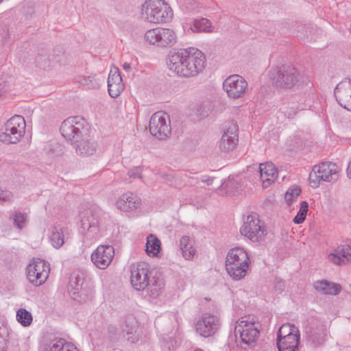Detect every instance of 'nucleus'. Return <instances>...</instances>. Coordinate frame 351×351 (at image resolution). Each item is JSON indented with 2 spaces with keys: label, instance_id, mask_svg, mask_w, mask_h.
<instances>
[{
  "label": "nucleus",
  "instance_id": "f257e3e1",
  "mask_svg": "<svg viewBox=\"0 0 351 351\" xmlns=\"http://www.w3.org/2000/svg\"><path fill=\"white\" fill-rule=\"evenodd\" d=\"M268 75L271 85L276 88H292L294 86L310 88L313 86L307 77L300 75L298 70L291 66L271 69L269 71Z\"/></svg>",
  "mask_w": 351,
  "mask_h": 351
},
{
  "label": "nucleus",
  "instance_id": "f03ea898",
  "mask_svg": "<svg viewBox=\"0 0 351 351\" xmlns=\"http://www.w3.org/2000/svg\"><path fill=\"white\" fill-rule=\"evenodd\" d=\"M172 16L171 7L164 0H147L142 5L141 16L149 23H167Z\"/></svg>",
  "mask_w": 351,
  "mask_h": 351
},
{
  "label": "nucleus",
  "instance_id": "7ed1b4c3",
  "mask_svg": "<svg viewBox=\"0 0 351 351\" xmlns=\"http://www.w3.org/2000/svg\"><path fill=\"white\" fill-rule=\"evenodd\" d=\"M249 261L248 254L244 249L235 247L230 250L226 261L228 274L234 280L243 278L249 268Z\"/></svg>",
  "mask_w": 351,
  "mask_h": 351
},
{
  "label": "nucleus",
  "instance_id": "20e7f679",
  "mask_svg": "<svg viewBox=\"0 0 351 351\" xmlns=\"http://www.w3.org/2000/svg\"><path fill=\"white\" fill-rule=\"evenodd\" d=\"M340 171V168L332 162H323L315 165L308 175V184L313 189H317L322 182H330L336 180Z\"/></svg>",
  "mask_w": 351,
  "mask_h": 351
},
{
  "label": "nucleus",
  "instance_id": "39448f33",
  "mask_svg": "<svg viewBox=\"0 0 351 351\" xmlns=\"http://www.w3.org/2000/svg\"><path fill=\"white\" fill-rule=\"evenodd\" d=\"M300 343V332L297 326L287 323L280 327L276 339L279 351H298Z\"/></svg>",
  "mask_w": 351,
  "mask_h": 351
},
{
  "label": "nucleus",
  "instance_id": "423d86ee",
  "mask_svg": "<svg viewBox=\"0 0 351 351\" xmlns=\"http://www.w3.org/2000/svg\"><path fill=\"white\" fill-rule=\"evenodd\" d=\"M235 332L241 343L252 347L259 337L258 324L253 317H243L237 322Z\"/></svg>",
  "mask_w": 351,
  "mask_h": 351
},
{
  "label": "nucleus",
  "instance_id": "0eeeda50",
  "mask_svg": "<svg viewBox=\"0 0 351 351\" xmlns=\"http://www.w3.org/2000/svg\"><path fill=\"white\" fill-rule=\"evenodd\" d=\"M240 233L252 242H261L267 236V228L263 221L255 213L248 215L242 226Z\"/></svg>",
  "mask_w": 351,
  "mask_h": 351
},
{
  "label": "nucleus",
  "instance_id": "6e6552de",
  "mask_svg": "<svg viewBox=\"0 0 351 351\" xmlns=\"http://www.w3.org/2000/svg\"><path fill=\"white\" fill-rule=\"evenodd\" d=\"M25 121L22 116L16 115L6 121L0 140L7 144L19 141L25 133Z\"/></svg>",
  "mask_w": 351,
  "mask_h": 351
},
{
  "label": "nucleus",
  "instance_id": "1a4fd4ad",
  "mask_svg": "<svg viewBox=\"0 0 351 351\" xmlns=\"http://www.w3.org/2000/svg\"><path fill=\"white\" fill-rule=\"evenodd\" d=\"M149 128L151 134L157 138H167L171 132L169 115L162 111L156 112L150 119Z\"/></svg>",
  "mask_w": 351,
  "mask_h": 351
},
{
  "label": "nucleus",
  "instance_id": "9d476101",
  "mask_svg": "<svg viewBox=\"0 0 351 351\" xmlns=\"http://www.w3.org/2000/svg\"><path fill=\"white\" fill-rule=\"evenodd\" d=\"M185 63L186 77L196 76L204 70L206 57L200 50L189 48L186 49Z\"/></svg>",
  "mask_w": 351,
  "mask_h": 351
},
{
  "label": "nucleus",
  "instance_id": "9b49d317",
  "mask_svg": "<svg viewBox=\"0 0 351 351\" xmlns=\"http://www.w3.org/2000/svg\"><path fill=\"white\" fill-rule=\"evenodd\" d=\"M49 273V265L40 259L34 260L27 268V277L29 281L36 286L45 282Z\"/></svg>",
  "mask_w": 351,
  "mask_h": 351
},
{
  "label": "nucleus",
  "instance_id": "f8f14e48",
  "mask_svg": "<svg viewBox=\"0 0 351 351\" xmlns=\"http://www.w3.org/2000/svg\"><path fill=\"white\" fill-rule=\"evenodd\" d=\"M149 266L145 262H139L132 266L130 282L132 287L138 290L145 289L149 284Z\"/></svg>",
  "mask_w": 351,
  "mask_h": 351
},
{
  "label": "nucleus",
  "instance_id": "ddd939ff",
  "mask_svg": "<svg viewBox=\"0 0 351 351\" xmlns=\"http://www.w3.org/2000/svg\"><path fill=\"white\" fill-rule=\"evenodd\" d=\"M114 256V247L110 245H99L91 254V261L99 269H106Z\"/></svg>",
  "mask_w": 351,
  "mask_h": 351
},
{
  "label": "nucleus",
  "instance_id": "4468645a",
  "mask_svg": "<svg viewBox=\"0 0 351 351\" xmlns=\"http://www.w3.org/2000/svg\"><path fill=\"white\" fill-rule=\"evenodd\" d=\"M186 49H180L177 51H171L167 58V65L170 71L176 75L186 77Z\"/></svg>",
  "mask_w": 351,
  "mask_h": 351
},
{
  "label": "nucleus",
  "instance_id": "2eb2a0df",
  "mask_svg": "<svg viewBox=\"0 0 351 351\" xmlns=\"http://www.w3.org/2000/svg\"><path fill=\"white\" fill-rule=\"evenodd\" d=\"M239 142V128L233 122L226 125L219 147L223 151H230L234 149Z\"/></svg>",
  "mask_w": 351,
  "mask_h": 351
},
{
  "label": "nucleus",
  "instance_id": "dca6fc26",
  "mask_svg": "<svg viewBox=\"0 0 351 351\" xmlns=\"http://www.w3.org/2000/svg\"><path fill=\"white\" fill-rule=\"evenodd\" d=\"M219 328V319L216 316L210 314L202 315L195 325L196 331L204 337H208L214 335Z\"/></svg>",
  "mask_w": 351,
  "mask_h": 351
},
{
  "label": "nucleus",
  "instance_id": "f3484780",
  "mask_svg": "<svg viewBox=\"0 0 351 351\" xmlns=\"http://www.w3.org/2000/svg\"><path fill=\"white\" fill-rule=\"evenodd\" d=\"M259 171L261 182L264 189L273 184L278 177L277 167L270 162L261 163Z\"/></svg>",
  "mask_w": 351,
  "mask_h": 351
},
{
  "label": "nucleus",
  "instance_id": "a211bd4d",
  "mask_svg": "<svg viewBox=\"0 0 351 351\" xmlns=\"http://www.w3.org/2000/svg\"><path fill=\"white\" fill-rule=\"evenodd\" d=\"M330 262L337 265H341L351 262V247L341 245L328 256Z\"/></svg>",
  "mask_w": 351,
  "mask_h": 351
},
{
  "label": "nucleus",
  "instance_id": "6ab92c4d",
  "mask_svg": "<svg viewBox=\"0 0 351 351\" xmlns=\"http://www.w3.org/2000/svg\"><path fill=\"white\" fill-rule=\"evenodd\" d=\"M80 125L77 117H69L62 123L60 131L65 138L72 140L79 132Z\"/></svg>",
  "mask_w": 351,
  "mask_h": 351
},
{
  "label": "nucleus",
  "instance_id": "aec40b11",
  "mask_svg": "<svg viewBox=\"0 0 351 351\" xmlns=\"http://www.w3.org/2000/svg\"><path fill=\"white\" fill-rule=\"evenodd\" d=\"M140 199L132 193L123 195L117 202V207L121 211L129 212L137 208L140 204Z\"/></svg>",
  "mask_w": 351,
  "mask_h": 351
},
{
  "label": "nucleus",
  "instance_id": "412c9836",
  "mask_svg": "<svg viewBox=\"0 0 351 351\" xmlns=\"http://www.w3.org/2000/svg\"><path fill=\"white\" fill-rule=\"evenodd\" d=\"M159 47L167 48L174 46L178 42V36L174 30L161 27Z\"/></svg>",
  "mask_w": 351,
  "mask_h": 351
},
{
  "label": "nucleus",
  "instance_id": "4be33fe9",
  "mask_svg": "<svg viewBox=\"0 0 351 351\" xmlns=\"http://www.w3.org/2000/svg\"><path fill=\"white\" fill-rule=\"evenodd\" d=\"M161 249V242L155 235L149 234L147 237L145 253L148 256L160 257Z\"/></svg>",
  "mask_w": 351,
  "mask_h": 351
},
{
  "label": "nucleus",
  "instance_id": "5701e85b",
  "mask_svg": "<svg viewBox=\"0 0 351 351\" xmlns=\"http://www.w3.org/2000/svg\"><path fill=\"white\" fill-rule=\"evenodd\" d=\"M180 248L182 256L186 260L192 259L195 254V247L194 241L189 237H182L180 242Z\"/></svg>",
  "mask_w": 351,
  "mask_h": 351
},
{
  "label": "nucleus",
  "instance_id": "b1692460",
  "mask_svg": "<svg viewBox=\"0 0 351 351\" xmlns=\"http://www.w3.org/2000/svg\"><path fill=\"white\" fill-rule=\"evenodd\" d=\"M248 83L244 77L238 74H233L226 77L223 82V88H247Z\"/></svg>",
  "mask_w": 351,
  "mask_h": 351
},
{
  "label": "nucleus",
  "instance_id": "393cba45",
  "mask_svg": "<svg viewBox=\"0 0 351 351\" xmlns=\"http://www.w3.org/2000/svg\"><path fill=\"white\" fill-rule=\"evenodd\" d=\"M191 29L193 32H212L213 27L210 21L205 18L196 19L191 24Z\"/></svg>",
  "mask_w": 351,
  "mask_h": 351
},
{
  "label": "nucleus",
  "instance_id": "a878e982",
  "mask_svg": "<svg viewBox=\"0 0 351 351\" xmlns=\"http://www.w3.org/2000/svg\"><path fill=\"white\" fill-rule=\"evenodd\" d=\"M315 287L325 294L336 295L340 292L341 287L339 285L330 283L326 281H318L315 283Z\"/></svg>",
  "mask_w": 351,
  "mask_h": 351
},
{
  "label": "nucleus",
  "instance_id": "bb28decb",
  "mask_svg": "<svg viewBox=\"0 0 351 351\" xmlns=\"http://www.w3.org/2000/svg\"><path fill=\"white\" fill-rule=\"evenodd\" d=\"M335 95L341 106L351 110V89H335Z\"/></svg>",
  "mask_w": 351,
  "mask_h": 351
},
{
  "label": "nucleus",
  "instance_id": "cd10ccee",
  "mask_svg": "<svg viewBox=\"0 0 351 351\" xmlns=\"http://www.w3.org/2000/svg\"><path fill=\"white\" fill-rule=\"evenodd\" d=\"M302 189L299 186L293 185L290 186L285 193V200L288 206L295 202L300 196Z\"/></svg>",
  "mask_w": 351,
  "mask_h": 351
},
{
  "label": "nucleus",
  "instance_id": "c85d7f7f",
  "mask_svg": "<svg viewBox=\"0 0 351 351\" xmlns=\"http://www.w3.org/2000/svg\"><path fill=\"white\" fill-rule=\"evenodd\" d=\"M161 27H155L147 30L144 36V39L149 44L159 47L160 33Z\"/></svg>",
  "mask_w": 351,
  "mask_h": 351
},
{
  "label": "nucleus",
  "instance_id": "c756f323",
  "mask_svg": "<svg viewBox=\"0 0 351 351\" xmlns=\"http://www.w3.org/2000/svg\"><path fill=\"white\" fill-rule=\"evenodd\" d=\"M16 320L25 327L29 326L32 322V315L30 312L25 308H19L16 311Z\"/></svg>",
  "mask_w": 351,
  "mask_h": 351
},
{
  "label": "nucleus",
  "instance_id": "7c9ffc66",
  "mask_svg": "<svg viewBox=\"0 0 351 351\" xmlns=\"http://www.w3.org/2000/svg\"><path fill=\"white\" fill-rule=\"evenodd\" d=\"M76 150L82 155H90L95 151L93 143L82 139L77 143Z\"/></svg>",
  "mask_w": 351,
  "mask_h": 351
},
{
  "label": "nucleus",
  "instance_id": "2f4dec72",
  "mask_svg": "<svg viewBox=\"0 0 351 351\" xmlns=\"http://www.w3.org/2000/svg\"><path fill=\"white\" fill-rule=\"evenodd\" d=\"M308 210V204L306 201H302L300 204V208L293 219V221L295 224H300L303 223L306 217V215Z\"/></svg>",
  "mask_w": 351,
  "mask_h": 351
},
{
  "label": "nucleus",
  "instance_id": "473e14b6",
  "mask_svg": "<svg viewBox=\"0 0 351 351\" xmlns=\"http://www.w3.org/2000/svg\"><path fill=\"white\" fill-rule=\"evenodd\" d=\"M122 82V77L118 68L114 67L110 69L108 78V88L115 85H119Z\"/></svg>",
  "mask_w": 351,
  "mask_h": 351
},
{
  "label": "nucleus",
  "instance_id": "72a5a7b5",
  "mask_svg": "<svg viewBox=\"0 0 351 351\" xmlns=\"http://www.w3.org/2000/svg\"><path fill=\"white\" fill-rule=\"evenodd\" d=\"M50 241L55 248H60L64 243L63 233L56 228L53 230L50 237Z\"/></svg>",
  "mask_w": 351,
  "mask_h": 351
},
{
  "label": "nucleus",
  "instance_id": "f704fd0d",
  "mask_svg": "<svg viewBox=\"0 0 351 351\" xmlns=\"http://www.w3.org/2000/svg\"><path fill=\"white\" fill-rule=\"evenodd\" d=\"M313 29L310 27H306L304 25L298 26V32L296 34V36L301 39L311 41L313 38L311 36V33Z\"/></svg>",
  "mask_w": 351,
  "mask_h": 351
},
{
  "label": "nucleus",
  "instance_id": "c9c22d12",
  "mask_svg": "<svg viewBox=\"0 0 351 351\" xmlns=\"http://www.w3.org/2000/svg\"><path fill=\"white\" fill-rule=\"evenodd\" d=\"M78 82L82 86L86 88H98L101 86V84L91 76L88 77H80Z\"/></svg>",
  "mask_w": 351,
  "mask_h": 351
},
{
  "label": "nucleus",
  "instance_id": "e433bc0d",
  "mask_svg": "<svg viewBox=\"0 0 351 351\" xmlns=\"http://www.w3.org/2000/svg\"><path fill=\"white\" fill-rule=\"evenodd\" d=\"M77 351L73 344L64 343L62 340L56 341L55 351Z\"/></svg>",
  "mask_w": 351,
  "mask_h": 351
},
{
  "label": "nucleus",
  "instance_id": "4c0bfd02",
  "mask_svg": "<svg viewBox=\"0 0 351 351\" xmlns=\"http://www.w3.org/2000/svg\"><path fill=\"white\" fill-rule=\"evenodd\" d=\"M179 3L184 6L187 11H193L196 8L195 0H177Z\"/></svg>",
  "mask_w": 351,
  "mask_h": 351
},
{
  "label": "nucleus",
  "instance_id": "58836bf2",
  "mask_svg": "<svg viewBox=\"0 0 351 351\" xmlns=\"http://www.w3.org/2000/svg\"><path fill=\"white\" fill-rule=\"evenodd\" d=\"M228 95L232 98H238L244 94L243 89H227Z\"/></svg>",
  "mask_w": 351,
  "mask_h": 351
},
{
  "label": "nucleus",
  "instance_id": "ea45409f",
  "mask_svg": "<svg viewBox=\"0 0 351 351\" xmlns=\"http://www.w3.org/2000/svg\"><path fill=\"white\" fill-rule=\"evenodd\" d=\"M14 222L19 228H22L26 222V216L23 214H16L15 215Z\"/></svg>",
  "mask_w": 351,
  "mask_h": 351
},
{
  "label": "nucleus",
  "instance_id": "a19ab883",
  "mask_svg": "<svg viewBox=\"0 0 351 351\" xmlns=\"http://www.w3.org/2000/svg\"><path fill=\"white\" fill-rule=\"evenodd\" d=\"M335 88H351V78L343 79Z\"/></svg>",
  "mask_w": 351,
  "mask_h": 351
},
{
  "label": "nucleus",
  "instance_id": "79ce46f5",
  "mask_svg": "<svg viewBox=\"0 0 351 351\" xmlns=\"http://www.w3.org/2000/svg\"><path fill=\"white\" fill-rule=\"evenodd\" d=\"M1 37L4 41H7L9 39L12 38V35L10 34V30L8 27H4L2 29V32L1 33Z\"/></svg>",
  "mask_w": 351,
  "mask_h": 351
},
{
  "label": "nucleus",
  "instance_id": "37998d69",
  "mask_svg": "<svg viewBox=\"0 0 351 351\" xmlns=\"http://www.w3.org/2000/svg\"><path fill=\"white\" fill-rule=\"evenodd\" d=\"M109 95L113 97L116 98L121 94V89H108Z\"/></svg>",
  "mask_w": 351,
  "mask_h": 351
},
{
  "label": "nucleus",
  "instance_id": "c03bdc74",
  "mask_svg": "<svg viewBox=\"0 0 351 351\" xmlns=\"http://www.w3.org/2000/svg\"><path fill=\"white\" fill-rule=\"evenodd\" d=\"M122 67L123 69V70L127 72V73H130L132 71V66H131V64L129 63V62H124L122 65Z\"/></svg>",
  "mask_w": 351,
  "mask_h": 351
},
{
  "label": "nucleus",
  "instance_id": "a18cd8bd",
  "mask_svg": "<svg viewBox=\"0 0 351 351\" xmlns=\"http://www.w3.org/2000/svg\"><path fill=\"white\" fill-rule=\"evenodd\" d=\"M6 86H8V84H7V81L4 80V77H0V86L5 87Z\"/></svg>",
  "mask_w": 351,
  "mask_h": 351
},
{
  "label": "nucleus",
  "instance_id": "49530a36",
  "mask_svg": "<svg viewBox=\"0 0 351 351\" xmlns=\"http://www.w3.org/2000/svg\"><path fill=\"white\" fill-rule=\"evenodd\" d=\"M347 175L351 179V162L348 165V167L347 169Z\"/></svg>",
  "mask_w": 351,
  "mask_h": 351
},
{
  "label": "nucleus",
  "instance_id": "de8ad7c7",
  "mask_svg": "<svg viewBox=\"0 0 351 351\" xmlns=\"http://www.w3.org/2000/svg\"><path fill=\"white\" fill-rule=\"evenodd\" d=\"M48 65H49L48 60H47V58L44 56V69H45V67Z\"/></svg>",
  "mask_w": 351,
  "mask_h": 351
},
{
  "label": "nucleus",
  "instance_id": "09e8293b",
  "mask_svg": "<svg viewBox=\"0 0 351 351\" xmlns=\"http://www.w3.org/2000/svg\"><path fill=\"white\" fill-rule=\"evenodd\" d=\"M131 324H132V325H133L134 328H136V323L135 322L132 321V322H131Z\"/></svg>",
  "mask_w": 351,
  "mask_h": 351
},
{
  "label": "nucleus",
  "instance_id": "8fccbe9b",
  "mask_svg": "<svg viewBox=\"0 0 351 351\" xmlns=\"http://www.w3.org/2000/svg\"><path fill=\"white\" fill-rule=\"evenodd\" d=\"M125 331H126L127 333H131L132 332V330H130L129 329H126Z\"/></svg>",
  "mask_w": 351,
  "mask_h": 351
},
{
  "label": "nucleus",
  "instance_id": "3c124183",
  "mask_svg": "<svg viewBox=\"0 0 351 351\" xmlns=\"http://www.w3.org/2000/svg\"><path fill=\"white\" fill-rule=\"evenodd\" d=\"M195 351H202V350H199V349H197V350H195Z\"/></svg>",
  "mask_w": 351,
  "mask_h": 351
},
{
  "label": "nucleus",
  "instance_id": "603ef678",
  "mask_svg": "<svg viewBox=\"0 0 351 351\" xmlns=\"http://www.w3.org/2000/svg\"><path fill=\"white\" fill-rule=\"evenodd\" d=\"M2 1V0H0V3Z\"/></svg>",
  "mask_w": 351,
  "mask_h": 351
}]
</instances>
